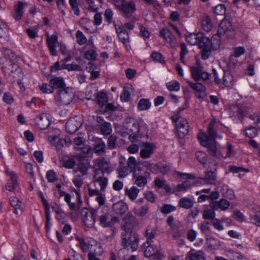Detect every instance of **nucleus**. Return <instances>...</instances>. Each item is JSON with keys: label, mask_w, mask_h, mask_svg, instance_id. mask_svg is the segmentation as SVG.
Returning a JSON list of instances; mask_svg holds the SVG:
<instances>
[{"label": "nucleus", "mask_w": 260, "mask_h": 260, "mask_svg": "<svg viewBox=\"0 0 260 260\" xmlns=\"http://www.w3.org/2000/svg\"><path fill=\"white\" fill-rule=\"evenodd\" d=\"M122 245L124 248L131 246L132 251H136L138 247L139 235L136 233H133L129 229H125L121 234Z\"/></svg>", "instance_id": "f257e3e1"}, {"label": "nucleus", "mask_w": 260, "mask_h": 260, "mask_svg": "<svg viewBox=\"0 0 260 260\" xmlns=\"http://www.w3.org/2000/svg\"><path fill=\"white\" fill-rule=\"evenodd\" d=\"M234 34V30L230 22L223 20L220 22L217 33L212 36V39L216 40V44L219 45L221 36L225 35L228 38H232Z\"/></svg>", "instance_id": "f03ea898"}, {"label": "nucleus", "mask_w": 260, "mask_h": 260, "mask_svg": "<svg viewBox=\"0 0 260 260\" xmlns=\"http://www.w3.org/2000/svg\"><path fill=\"white\" fill-rule=\"evenodd\" d=\"M197 137L200 144L203 146L207 147L210 155L219 158V153L217 151L215 140H209L207 134L205 133L199 134Z\"/></svg>", "instance_id": "7ed1b4c3"}, {"label": "nucleus", "mask_w": 260, "mask_h": 260, "mask_svg": "<svg viewBox=\"0 0 260 260\" xmlns=\"http://www.w3.org/2000/svg\"><path fill=\"white\" fill-rule=\"evenodd\" d=\"M191 77L196 81L202 80L205 83L210 82L211 74L204 70L202 66L190 67Z\"/></svg>", "instance_id": "20e7f679"}, {"label": "nucleus", "mask_w": 260, "mask_h": 260, "mask_svg": "<svg viewBox=\"0 0 260 260\" xmlns=\"http://www.w3.org/2000/svg\"><path fill=\"white\" fill-rule=\"evenodd\" d=\"M108 170V167L94 170L92 182L99 184L102 191H105L108 184V178L104 177V174L105 173H109Z\"/></svg>", "instance_id": "39448f33"}, {"label": "nucleus", "mask_w": 260, "mask_h": 260, "mask_svg": "<svg viewBox=\"0 0 260 260\" xmlns=\"http://www.w3.org/2000/svg\"><path fill=\"white\" fill-rule=\"evenodd\" d=\"M96 216L100 225L104 228L112 227L114 223L119 222L118 217H111L109 213H105L103 211H98Z\"/></svg>", "instance_id": "423d86ee"}, {"label": "nucleus", "mask_w": 260, "mask_h": 260, "mask_svg": "<svg viewBox=\"0 0 260 260\" xmlns=\"http://www.w3.org/2000/svg\"><path fill=\"white\" fill-rule=\"evenodd\" d=\"M73 96L72 89L67 87L59 90L55 99L58 105H67L71 102Z\"/></svg>", "instance_id": "0eeeda50"}, {"label": "nucleus", "mask_w": 260, "mask_h": 260, "mask_svg": "<svg viewBox=\"0 0 260 260\" xmlns=\"http://www.w3.org/2000/svg\"><path fill=\"white\" fill-rule=\"evenodd\" d=\"M186 39L190 45H197L199 47H201L209 43V38L206 37L202 32L191 34L186 37Z\"/></svg>", "instance_id": "6e6552de"}, {"label": "nucleus", "mask_w": 260, "mask_h": 260, "mask_svg": "<svg viewBox=\"0 0 260 260\" xmlns=\"http://www.w3.org/2000/svg\"><path fill=\"white\" fill-rule=\"evenodd\" d=\"M113 24L119 39L123 44L126 49L128 50L131 46L129 35L127 31L122 25L118 26L115 21L113 22Z\"/></svg>", "instance_id": "1a4fd4ad"}, {"label": "nucleus", "mask_w": 260, "mask_h": 260, "mask_svg": "<svg viewBox=\"0 0 260 260\" xmlns=\"http://www.w3.org/2000/svg\"><path fill=\"white\" fill-rule=\"evenodd\" d=\"M214 167L212 168L210 167L209 169L205 172V176L203 178H200L198 180V183L201 184H215L216 180V168L215 165Z\"/></svg>", "instance_id": "9d476101"}, {"label": "nucleus", "mask_w": 260, "mask_h": 260, "mask_svg": "<svg viewBox=\"0 0 260 260\" xmlns=\"http://www.w3.org/2000/svg\"><path fill=\"white\" fill-rule=\"evenodd\" d=\"M176 128L179 138H183L188 133V123L187 120L179 117L176 121Z\"/></svg>", "instance_id": "9b49d317"}, {"label": "nucleus", "mask_w": 260, "mask_h": 260, "mask_svg": "<svg viewBox=\"0 0 260 260\" xmlns=\"http://www.w3.org/2000/svg\"><path fill=\"white\" fill-rule=\"evenodd\" d=\"M81 215L84 224L88 227L93 226L95 221L96 214L89 211L87 208H83L81 210Z\"/></svg>", "instance_id": "f8f14e48"}, {"label": "nucleus", "mask_w": 260, "mask_h": 260, "mask_svg": "<svg viewBox=\"0 0 260 260\" xmlns=\"http://www.w3.org/2000/svg\"><path fill=\"white\" fill-rule=\"evenodd\" d=\"M76 239L78 241L77 246L79 247L84 252H87L89 249H91L93 244L95 243V241L91 239H84L78 236H76Z\"/></svg>", "instance_id": "ddd939ff"}, {"label": "nucleus", "mask_w": 260, "mask_h": 260, "mask_svg": "<svg viewBox=\"0 0 260 260\" xmlns=\"http://www.w3.org/2000/svg\"><path fill=\"white\" fill-rule=\"evenodd\" d=\"M57 36L55 34L52 35L51 36H47L46 38V43L49 53L53 56H56L57 55L56 50V46L58 43Z\"/></svg>", "instance_id": "4468645a"}, {"label": "nucleus", "mask_w": 260, "mask_h": 260, "mask_svg": "<svg viewBox=\"0 0 260 260\" xmlns=\"http://www.w3.org/2000/svg\"><path fill=\"white\" fill-rule=\"evenodd\" d=\"M155 148V145L152 143H144L140 152L141 157L144 159L149 158L154 153Z\"/></svg>", "instance_id": "2eb2a0df"}, {"label": "nucleus", "mask_w": 260, "mask_h": 260, "mask_svg": "<svg viewBox=\"0 0 260 260\" xmlns=\"http://www.w3.org/2000/svg\"><path fill=\"white\" fill-rule=\"evenodd\" d=\"M127 133L129 134V139L132 141H135L138 138V135L139 133V124L137 122L129 123L126 126Z\"/></svg>", "instance_id": "dca6fc26"}, {"label": "nucleus", "mask_w": 260, "mask_h": 260, "mask_svg": "<svg viewBox=\"0 0 260 260\" xmlns=\"http://www.w3.org/2000/svg\"><path fill=\"white\" fill-rule=\"evenodd\" d=\"M136 10V5L134 2H126L123 6L120 9V11L124 17H129L131 16L134 12Z\"/></svg>", "instance_id": "f3484780"}, {"label": "nucleus", "mask_w": 260, "mask_h": 260, "mask_svg": "<svg viewBox=\"0 0 260 260\" xmlns=\"http://www.w3.org/2000/svg\"><path fill=\"white\" fill-rule=\"evenodd\" d=\"M85 140L82 134H78V136L73 140L74 144L77 146V149L82 150L83 152L88 153L91 150V147L84 144Z\"/></svg>", "instance_id": "a211bd4d"}, {"label": "nucleus", "mask_w": 260, "mask_h": 260, "mask_svg": "<svg viewBox=\"0 0 260 260\" xmlns=\"http://www.w3.org/2000/svg\"><path fill=\"white\" fill-rule=\"evenodd\" d=\"M231 116H244L247 112L246 108L242 104L232 105L229 109Z\"/></svg>", "instance_id": "6ab92c4d"}, {"label": "nucleus", "mask_w": 260, "mask_h": 260, "mask_svg": "<svg viewBox=\"0 0 260 260\" xmlns=\"http://www.w3.org/2000/svg\"><path fill=\"white\" fill-rule=\"evenodd\" d=\"M81 123L78 121L75 118L70 119L66 123V128L69 134L76 133L81 126Z\"/></svg>", "instance_id": "aec40b11"}, {"label": "nucleus", "mask_w": 260, "mask_h": 260, "mask_svg": "<svg viewBox=\"0 0 260 260\" xmlns=\"http://www.w3.org/2000/svg\"><path fill=\"white\" fill-rule=\"evenodd\" d=\"M230 206V203L224 199H221L218 201H212L210 204L211 208L214 210L220 209L221 210H226Z\"/></svg>", "instance_id": "412c9836"}, {"label": "nucleus", "mask_w": 260, "mask_h": 260, "mask_svg": "<svg viewBox=\"0 0 260 260\" xmlns=\"http://www.w3.org/2000/svg\"><path fill=\"white\" fill-rule=\"evenodd\" d=\"M187 82L190 87L194 91H196V94L197 97L199 99L202 98L203 96L201 94L205 93L206 91V87L202 83L199 82L193 83L190 81H187Z\"/></svg>", "instance_id": "4be33fe9"}, {"label": "nucleus", "mask_w": 260, "mask_h": 260, "mask_svg": "<svg viewBox=\"0 0 260 260\" xmlns=\"http://www.w3.org/2000/svg\"><path fill=\"white\" fill-rule=\"evenodd\" d=\"M35 120L36 124L41 129H45L50 124V121L47 115L44 114L38 116Z\"/></svg>", "instance_id": "5701e85b"}, {"label": "nucleus", "mask_w": 260, "mask_h": 260, "mask_svg": "<svg viewBox=\"0 0 260 260\" xmlns=\"http://www.w3.org/2000/svg\"><path fill=\"white\" fill-rule=\"evenodd\" d=\"M216 120L213 119L209 124L208 127V134H207L209 140H215L216 138H221V137H218L216 129Z\"/></svg>", "instance_id": "b1692460"}, {"label": "nucleus", "mask_w": 260, "mask_h": 260, "mask_svg": "<svg viewBox=\"0 0 260 260\" xmlns=\"http://www.w3.org/2000/svg\"><path fill=\"white\" fill-rule=\"evenodd\" d=\"M112 209L116 214L122 215L127 210L128 207L123 201H119L113 205Z\"/></svg>", "instance_id": "393cba45"}, {"label": "nucleus", "mask_w": 260, "mask_h": 260, "mask_svg": "<svg viewBox=\"0 0 260 260\" xmlns=\"http://www.w3.org/2000/svg\"><path fill=\"white\" fill-rule=\"evenodd\" d=\"M133 179H135L134 183L139 187H144L147 183L146 175L139 173L134 172L133 174Z\"/></svg>", "instance_id": "a878e982"}, {"label": "nucleus", "mask_w": 260, "mask_h": 260, "mask_svg": "<svg viewBox=\"0 0 260 260\" xmlns=\"http://www.w3.org/2000/svg\"><path fill=\"white\" fill-rule=\"evenodd\" d=\"M215 40V39H209V43L205 44L201 48H203L202 50V58L204 60H206L209 57L211 53V47L213 45L212 41Z\"/></svg>", "instance_id": "bb28decb"}, {"label": "nucleus", "mask_w": 260, "mask_h": 260, "mask_svg": "<svg viewBox=\"0 0 260 260\" xmlns=\"http://www.w3.org/2000/svg\"><path fill=\"white\" fill-rule=\"evenodd\" d=\"M25 5V3L19 1L17 5L15 6V13L13 15V18L15 20L18 21L22 18L24 13L23 8Z\"/></svg>", "instance_id": "cd10ccee"}, {"label": "nucleus", "mask_w": 260, "mask_h": 260, "mask_svg": "<svg viewBox=\"0 0 260 260\" xmlns=\"http://www.w3.org/2000/svg\"><path fill=\"white\" fill-rule=\"evenodd\" d=\"M10 179L6 185V189L10 191H14L18 187L17 177L15 174L11 173L10 174Z\"/></svg>", "instance_id": "c85d7f7f"}, {"label": "nucleus", "mask_w": 260, "mask_h": 260, "mask_svg": "<svg viewBox=\"0 0 260 260\" xmlns=\"http://www.w3.org/2000/svg\"><path fill=\"white\" fill-rule=\"evenodd\" d=\"M149 211V207L148 204H145L140 208H134L133 210L136 216L141 217L145 216Z\"/></svg>", "instance_id": "c756f323"}, {"label": "nucleus", "mask_w": 260, "mask_h": 260, "mask_svg": "<svg viewBox=\"0 0 260 260\" xmlns=\"http://www.w3.org/2000/svg\"><path fill=\"white\" fill-rule=\"evenodd\" d=\"M50 85L51 88H61L65 86V83L62 77H54L50 79L49 81Z\"/></svg>", "instance_id": "7c9ffc66"}, {"label": "nucleus", "mask_w": 260, "mask_h": 260, "mask_svg": "<svg viewBox=\"0 0 260 260\" xmlns=\"http://www.w3.org/2000/svg\"><path fill=\"white\" fill-rule=\"evenodd\" d=\"M105 149L106 145L104 142L101 139H98L93 146V151L94 152L100 155L105 152Z\"/></svg>", "instance_id": "2f4dec72"}, {"label": "nucleus", "mask_w": 260, "mask_h": 260, "mask_svg": "<svg viewBox=\"0 0 260 260\" xmlns=\"http://www.w3.org/2000/svg\"><path fill=\"white\" fill-rule=\"evenodd\" d=\"M124 223L131 227H135L138 224V221L136 217L131 212L127 213L123 218Z\"/></svg>", "instance_id": "473e14b6"}, {"label": "nucleus", "mask_w": 260, "mask_h": 260, "mask_svg": "<svg viewBox=\"0 0 260 260\" xmlns=\"http://www.w3.org/2000/svg\"><path fill=\"white\" fill-rule=\"evenodd\" d=\"M225 222L228 223H230L231 220L228 218H223L221 220L215 218L211 221V224L216 230L218 231H222L224 230V226L222 223Z\"/></svg>", "instance_id": "72a5a7b5"}, {"label": "nucleus", "mask_w": 260, "mask_h": 260, "mask_svg": "<svg viewBox=\"0 0 260 260\" xmlns=\"http://www.w3.org/2000/svg\"><path fill=\"white\" fill-rule=\"evenodd\" d=\"M212 73L215 83L218 85L222 83V79L224 75V71L219 68H213Z\"/></svg>", "instance_id": "f704fd0d"}, {"label": "nucleus", "mask_w": 260, "mask_h": 260, "mask_svg": "<svg viewBox=\"0 0 260 260\" xmlns=\"http://www.w3.org/2000/svg\"><path fill=\"white\" fill-rule=\"evenodd\" d=\"M152 169L153 171H156V173L159 172L163 174L167 173L170 170V168L168 165L161 162L155 164Z\"/></svg>", "instance_id": "c9c22d12"}, {"label": "nucleus", "mask_w": 260, "mask_h": 260, "mask_svg": "<svg viewBox=\"0 0 260 260\" xmlns=\"http://www.w3.org/2000/svg\"><path fill=\"white\" fill-rule=\"evenodd\" d=\"M197 159L203 164L204 167L207 169L210 168V166L207 164V155L203 151H198L196 154Z\"/></svg>", "instance_id": "e433bc0d"}, {"label": "nucleus", "mask_w": 260, "mask_h": 260, "mask_svg": "<svg viewBox=\"0 0 260 260\" xmlns=\"http://www.w3.org/2000/svg\"><path fill=\"white\" fill-rule=\"evenodd\" d=\"M139 192V189L136 186H132L130 189L126 188L125 189V193L131 201H134L137 197Z\"/></svg>", "instance_id": "4c0bfd02"}, {"label": "nucleus", "mask_w": 260, "mask_h": 260, "mask_svg": "<svg viewBox=\"0 0 260 260\" xmlns=\"http://www.w3.org/2000/svg\"><path fill=\"white\" fill-rule=\"evenodd\" d=\"M160 36L167 42L171 43L174 39L172 32L167 28H163L160 31Z\"/></svg>", "instance_id": "58836bf2"}, {"label": "nucleus", "mask_w": 260, "mask_h": 260, "mask_svg": "<svg viewBox=\"0 0 260 260\" xmlns=\"http://www.w3.org/2000/svg\"><path fill=\"white\" fill-rule=\"evenodd\" d=\"M96 103L102 107L107 103L108 98L106 93L103 91L98 92L96 93Z\"/></svg>", "instance_id": "ea45409f"}, {"label": "nucleus", "mask_w": 260, "mask_h": 260, "mask_svg": "<svg viewBox=\"0 0 260 260\" xmlns=\"http://www.w3.org/2000/svg\"><path fill=\"white\" fill-rule=\"evenodd\" d=\"M222 83L226 87H231L234 84L233 76L229 72L224 71Z\"/></svg>", "instance_id": "a19ab883"}, {"label": "nucleus", "mask_w": 260, "mask_h": 260, "mask_svg": "<svg viewBox=\"0 0 260 260\" xmlns=\"http://www.w3.org/2000/svg\"><path fill=\"white\" fill-rule=\"evenodd\" d=\"M188 256L189 260H206L205 254L202 251H190L188 253Z\"/></svg>", "instance_id": "79ce46f5"}, {"label": "nucleus", "mask_w": 260, "mask_h": 260, "mask_svg": "<svg viewBox=\"0 0 260 260\" xmlns=\"http://www.w3.org/2000/svg\"><path fill=\"white\" fill-rule=\"evenodd\" d=\"M122 158H121L119 160V166L117 169L118 172V178H124L128 173L129 169L128 168L124 165V164L122 161Z\"/></svg>", "instance_id": "37998d69"}, {"label": "nucleus", "mask_w": 260, "mask_h": 260, "mask_svg": "<svg viewBox=\"0 0 260 260\" xmlns=\"http://www.w3.org/2000/svg\"><path fill=\"white\" fill-rule=\"evenodd\" d=\"M179 206L185 209H189L193 207V202L189 198L184 197L180 200L179 202Z\"/></svg>", "instance_id": "c03bdc74"}, {"label": "nucleus", "mask_w": 260, "mask_h": 260, "mask_svg": "<svg viewBox=\"0 0 260 260\" xmlns=\"http://www.w3.org/2000/svg\"><path fill=\"white\" fill-rule=\"evenodd\" d=\"M155 185L159 188H164L166 192H169L171 190V188L169 185L166 183V181L164 180H161L159 178H156L154 181Z\"/></svg>", "instance_id": "a18cd8bd"}, {"label": "nucleus", "mask_w": 260, "mask_h": 260, "mask_svg": "<svg viewBox=\"0 0 260 260\" xmlns=\"http://www.w3.org/2000/svg\"><path fill=\"white\" fill-rule=\"evenodd\" d=\"M139 110L144 111L149 109L151 107V103L149 99H141L137 105Z\"/></svg>", "instance_id": "49530a36"}, {"label": "nucleus", "mask_w": 260, "mask_h": 260, "mask_svg": "<svg viewBox=\"0 0 260 260\" xmlns=\"http://www.w3.org/2000/svg\"><path fill=\"white\" fill-rule=\"evenodd\" d=\"M137 162L136 158L133 156H130L127 161V167L129 169L130 173L136 172V167Z\"/></svg>", "instance_id": "de8ad7c7"}, {"label": "nucleus", "mask_w": 260, "mask_h": 260, "mask_svg": "<svg viewBox=\"0 0 260 260\" xmlns=\"http://www.w3.org/2000/svg\"><path fill=\"white\" fill-rule=\"evenodd\" d=\"M148 246L146 248L144 251V255L146 257H149L155 254L157 251L156 247L153 244L149 243Z\"/></svg>", "instance_id": "09e8293b"}, {"label": "nucleus", "mask_w": 260, "mask_h": 260, "mask_svg": "<svg viewBox=\"0 0 260 260\" xmlns=\"http://www.w3.org/2000/svg\"><path fill=\"white\" fill-rule=\"evenodd\" d=\"M156 235V231L153 229L148 226L145 232V237L147 238V243H151V240L154 238Z\"/></svg>", "instance_id": "8fccbe9b"}, {"label": "nucleus", "mask_w": 260, "mask_h": 260, "mask_svg": "<svg viewBox=\"0 0 260 260\" xmlns=\"http://www.w3.org/2000/svg\"><path fill=\"white\" fill-rule=\"evenodd\" d=\"M214 209H210L205 210L203 213V218L205 220H212L215 219L216 213Z\"/></svg>", "instance_id": "3c124183"}, {"label": "nucleus", "mask_w": 260, "mask_h": 260, "mask_svg": "<svg viewBox=\"0 0 260 260\" xmlns=\"http://www.w3.org/2000/svg\"><path fill=\"white\" fill-rule=\"evenodd\" d=\"M69 3L71 7L72 10L73 11L74 15L79 16L80 11L79 9V3L77 0H69Z\"/></svg>", "instance_id": "603ef678"}, {"label": "nucleus", "mask_w": 260, "mask_h": 260, "mask_svg": "<svg viewBox=\"0 0 260 260\" xmlns=\"http://www.w3.org/2000/svg\"><path fill=\"white\" fill-rule=\"evenodd\" d=\"M101 133L104 135H109L112 132V127L110 122L104 123L99 126Z\"/></svg>", "instance_id": "864d4df0"}, {"label": "nucleus", "mask_w": 260, "mask_h": 260, "mask_svg": "<svg viewBox=\"0 0 260 260\" xmlns=\"http://www.w3.org/2000/svg\"><path fill=\"white\" fill-rule=\"evenodd\" d=\"M202 26L203 29L207 32L210 31L211 30L212 23L209 17L206 16L203 18Z\"/></svg>", "instance_id": "5fc2aeb1"}, {"label": "nucleus", "mask_w": 260, "mask_h": 260, "mask_svg": "<svg viewBox=\"0 0 260 260\" xmlns=\"http://www.w3.org/2000/svg\"><path fill=\"white\" fill-rule=\"evenodd\" d=\"M61 69H66L69 71H80L82 70V68L75 62H73L71 64L64 63L62 65Z\"/></svg>", "instance_id": "6e6d98bb"}, {"label": "nucleus", "mask_w": 260, "mask_h": 260, "mask_svg": "<svg viewBox=\"0 0 260 260\" xmlns=\"http://www.w3.org/2000/svg\"><path fill=\"white\" fill-rule=\"evenodd\" d=\"M128 86H124L122 92L120 95V99L122 102H127L131 100V92L128 90Z\"/></svg>", "instance_id": "4d7b16f0"}, {"label": "nucleus", "mask_w": 260, "mask_h": 260, "mask_svg": "<svg viewBox=\"0 0 260 260\" xmlns=\"http://www.w3.org/2000/svg\"><path fill=\"white\" fill-rule=\"evenodd\" d=\"M245 52V49L243 47H236L234 49V54L231 55L230 57V62H232L233 59H235L236 58H238L241 55L244 54Z\"/></svg>", "instance_id": "13d9d810"}, {"label": "nucleus", "mask_w": 260, "mask_h": 260, "mask_svg": "<svg viewBox=\"0 0 260 260\" xmlns=\"http://www.w3.org/2000/svg\"><path fill=\"white\" fill-rule=\"evenodd\" d=\"M166 86L167 88L170 91H178L180 90V85L178 81H172L170 82H168L166 84Z\"/></svg>", "instance_id": "bf43d9fd"}, {"label": "nucleus", "mask_w": 260, "mask_h": 260, "mask_svg": "<svg viewBox=\"0 0 260 260\" xmlns=\"http://www.w3.org/2000/svg\"><path fill=\"white\" fill-rule=\"evenodd\" d=\"M46 178L48 182L53 183L57 180L56 172L53 170H50L46 172Z\"/></svg>", "instance_id": "052dcab7"}, {"label": "nucleus", "mask_w": 260, "mask_h": 260, "mask_svg": "<svg viewBox=\"0 0 260 260\" xmlns=\"http://www.w3.org/2000/svg\"><path fill=\"white\" fill-rule=\"evenodd\" d=\"M77 42L80 45H83L87 42V38L80 30H77L76 32Z\"/></svg>", "instance_id": "680f3d73"}, {"label": "nucleus", "mask_w": 260, "mask_h": 260, "mask_svg": "<svg viewBox=\"0 0 260 260\" xmlns=\"http://www.w3.org/2000/svg\"><path fill=\"white\" fill-rule=\"evenodd\" d=\"M251 222L257 226H260V211H256L250 215Z\"/></svg>", "instance_id": "e2e57ef3"}, {"label": "nucleus", "mask_w": 260, "mask_h": 260, "mask_svg": "<svg viewBox=\"0 0 260 260\" xmlns=\"http://www.w3.org/2000/svg\"><path fill=\"white\" fill-rule=\"evenodd\" d=\"M176 209V207L172 205L165 204L161 207L160 212L164 214H168L175 211Z\"/></svg>", "instance_id": "0e129e2a"}, {"label": "nucleus", "mask_w": 260, "mask_h": 260, "mask_svg": "<svg viewBox=\"0 0 260 260\" xmlns=\"http://www.w3.org/2000/svg\"><path fill=\"white\" fill-rule=\"evenodd\" d=\"M245 131L246 136L250 138H253L257 135L256 129L252 126L246 128Z\"/></svg>", "instance_id": "69168bd1"}, {"label": "nucleus", "mask_w": 260, "mask_h": 260, "mask_svg": "<svg viewBox=\"0 0 260 260\" xmlns=\"http://www.w3.org/2000/svg\"><path fill=\"white\" fill-rule=\"evenodd\" d=\"M151 56L153 60L155 61H157L161 63H164L165 62L164 57L159 52H152Z\"/></svg>", "instance_id": "338daca9"}, {"label": "nucleus", "mask_w": 260, "mask_h": 260, "mask_svg": "<svg viewBox=\"0 0 260 260\" xmlns=\"http://www.w3.org/2000/svg\"><path fill=\"white\" fill-rule=\"evenodd\" d=\"M191 184L189 181H185L181 184L177 185L176 188L178 191H185L191 187Z\"/></svg>", "instance_id": "774afa93"}]
</instances>
